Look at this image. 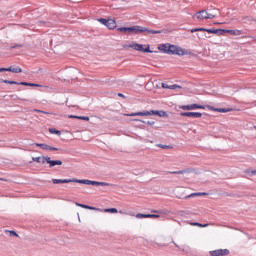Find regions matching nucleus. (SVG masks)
Returning a JSON list of instances; mask_svg holds the SVG:
<instances>
[{"mask_svg": "<svg viewBox=\"0 0 256 256\" xmlns=\"http://www.w3.org/2000/svg\"><path fill=\"white\" fill-rule=\"evenodd\" d=\"M159 51L166 53L167 55H178V57H183V55H189V51L173 44H162L158 47Z\"/></svg>", "mask_w": 256, "mask_h": 256, "instance_id": "f257e3e1", "label": "nucleus"}, {"mask_svg": "<svg viewBox=\"0 0 256 256\" xmlns=\"http://www.w3.org/2000/svg\"><path fill=\"white\" fill-rule=\"evenodd\" d=\"M120 33H133L134 35H139L141 33H152V35H157L163 33V30H150L142 26H132V27H120L118 28Z\"/></svg>", "mask_w": 256, "mask_h": 256, "instance_id": "f03ea898", "label": "nucleus"}, {"mask_svg": "<svg viewBox=\"0 0 256 256\" xmlns=\"http://www.w3.org/2000/svg\"><path fill=\"white\" fill-rule=\"evenodd\" d=\"M151 115H158V117H168L167 112L159 111V110H150V111L124 114L125 117H149Z\"/></svg>", "mask_w": 256, "mask_h": 256, "instance_id": "7ed1b4c3", "label": "nucleus"}, {"mask_svg": "<svg viewBox=\"0 0 256 256\" xmlns=\"http://www.w3.org/2000/svg\"><path fill=\"white\" fill-rule=\"evenodd\" d=\"M32 161L35 163H42L45 165V163H48L49 167H55V165H63V161L61 160H51V157L49 156H39V157H32Z\"/></svg>", "mask_w": 256, "mask_h": 256, "instance_id": "20e7f679", "label": "nucleus"}, {"mask_svg": "<svg viewBox=\"0 0 256 256\" xmlns=\"http://www.w3.org/2000/svg\"><path fill=\"white\" fill-rule=\"evenodd\" d=\"M124 49H134V51H141L142 53H153L151 49H149V45L139 44L137 42H132L131 44H126Z\"/></svg>", "mask_w": 256, "mask_h": 256, "instance_id": "39448f33", "label": "nucleus"}, {"mask_svg": "<svg viewBox=\"0 0 256 256\" xmlns=\"http://www.w3.org/2000/svg\"><path fill=\"white\" fill-rule=\"evenodd\" d=\"M77 207H82V209H89L90 211H99L100 213H119V210L117 208H106V209H101L85 204H79L78 202L75 203Z\"/></svg>", "mask_w": 256, "mask_h": 256, "instance_id": "423d86ee", "label": "nucleus"}, {"mask_svg": "<svg viewBox=\"0 0 256 256\" xmlns=\"http://www.w3.org/2000/svg\"><path fill=\"white\" fill-rule=\"evenodd\" d=\"M194 17L197 18L199 21H203L204 19H215L217 14L209 13L207 10H201L194 14Z\"/></svg>", "mask_w": 256, "mask_h": 256, "instance_id": "0eeeda50", "label": "nucleus"}, {"mask_svg": "<svg viewBox=\"0 0 256 256\" xmlns=\"http://www.w3.org/2000/svg\"><path fill=\"white\" fill-rule=\"evenodd\" d=\"M77 183H80L82 185H94L96 187H109V183L107 182H97V181H92V180H79L77 179Z\"/></svg>", "mask_w": 256, "mask_h": 256, "instance_id": "6e6552de", "label": "nucleus"}, {"mask_svg": "<svg viewBox=\"0 0 256 256\" xmlns=\"http://www.w3.org/2000/svg\"><path fill=\"white\" fill-rule=\"evenodd\" d=\"M179 109H183V111H194L195 109H205V106L199 104L181 105Z\"/></svg>", "mask_w": 256, "mask_h": 256, "instance_id": "1a4fd4ad", "label": "nucleus"}, {"mask_svg": "<svg viewBox=\"0 0 256 256\" xmlns=\"http://www.w3.org/2000/svg\"><path fill=\"white\" fill-rule=\"evenodd\" d=\"M229 253V249H217L209 252L211 256H227Z\"/></svg>", "mask_w": 256, "mask_h": 256, "instance_id": "9d476101", "label": "nucleus"}, {"mask_svg": "<svg viewBox=\"0 0 256 256\" xmlns=\"http://www.w3.org/2000/svg\"><path fill=\"white\" fill-rule=\"evenodd\" d=\"M197 31H206V33H214V35H217V33L221 32V31H225V30H221V29H206V28H194V29L190 30L191 33H197Z\"/></svg>", "mask_w": 256, "mask_h": 256, "instance_id": "9b49d317", "label": "nucleus"}, {"mask_svg": "<svg viewBox=\"0 0 256 256\" xmlns=\"http://www.w3.org/2000/svg\"><path fill=\"white\" fill-rule=\"evenodd\" d=\"M181 117H192L193 119H199L200 117H203V114L201 112H181Z\"/></svg>", "mask_w": 256, "mask_h": 256, "instance_id": "f8f14e48", "label": "nucleus"}, {"mask_svg": "<svg viewBox=\"0 0 256 256\" xmlns=\"http://www.w3.org/2000/svg\"><path fill=\"white\" fill-rule=\"evenodd\" d=\"M34 145H36V147H40V149H43V151H61V149L56 148V147H52V146L47 145V144L35 143Z\"/></svg>", "mask_w": 256, "mask_h": 256, "instance_id": "ddd939ff", "label": "nucleus"}, {"mask_svg": "<svg viewBox=\"0 0 256 256\" xmlns=\"http://www.w3.org/2000/svg\"><path fill=\"white\" fill-rule=\"evenodd\" d=\"M159 217L157 214H136V219H159Z\"/></svg>", "mask_w": 256, "mask_h": 256, "instance_id": "4468645a", "label": "nucleus"}, {"mask_svg": "<svg viewBox=\"0 0 256 256\" xmlns=\"http://www.w3.org/2000/svg\"><path fill=\"white\" fill-rule=\"evenodd\" d=\"M54 185H59L61 183H77V179H52Z\"/></svg>", "mask_w": 256, "mask_h": 256, "instance_id": "2eb2a0df", "label": "nucleus"}, {"mask_svg": "<svg viewBox=\"0 0 256 256\" xmlns=\"http://www.w3.org/2000/svg\"><path fill=\"white\" fill-rule=\"evenodd\" d=\"M171 173L173 175H185V174L195 173V169L194 168H186L184 170L174 171V172H171Z\"/></svg>", "mask_w": 256, "mask_h": 256, "instance_id": "dca6fc26", "label": "nucleus"}, {"mask_svg": "<svg viewBox=\"0 0 256 256\" xmlns=\"http://www.w3.org/2000/svg\"><path fill=\"white\" fill-rule=\"evenodd\" d=\"M208 109L210 111H216L217 113H229V112L233 111V109H231V108H215L213 106H208Z\"/></svg>", "mask_w": 256, "mask_h": 256, "instance_id": "f3484780", "label": "nucleus"}, {"mask_svg": "<svg viewBox=\"0 0 256 256\" xmlns=\"http://www.w3.org/2000/svg\"><path fill=\"white\" fill-rule=\"evenodd\" d=\"M5 71L10 73H23V69H21L19 66H10L9 68H5Z\"/></svg>", "mask_w": 256, "mask_h": 256, "instance_id": "a211bd4d", "label": "nucleus"}, {"mask_svg": "<svg viewBox=\"0 0 256 256\" xmlns=\"http://www.w3.org/2000/svg\"><path fill=\"white\" fill-rule=\"evenodd\" d=\"M207 195H209V194L206 192H197V193H192V194L186 196L185 199H191V197H205Z\"/></svg>", "mask_w": 256, "mask_h": 256, "instance_id": "6ab92c4d", "label": "nucleus"}, {"mask_svg": "<svg viewBox=\"0 0 256 256\" xmlns=\"http://www.w3.org/2000/svg\"><path fill=\"white\" fill-rule=\"evenodd\" d=\"M106 27L108 29H115L117 27V22H115L114 19H108V22L106 24Z\"/></svg>", "mask_w": 256, "mask_h": 256, "instance_id": "aec40b11", "label": "nucleus"}, {"mask_svg": "<svg viewBox=\"0 0 256 256\" xmlns=\"http://www.w3.org/2000/svg\"><path fill=\"white\" fill-rule=\"evenodd\" d=\"M20 85H24L26 87H41L39 84L29 83V82H20Z\"/></svg>", "mask_w": 256, "mask_h": 256, "instance_id": "412c9836", "label": "nucleus"}, {"mask_svg": "<svg viewBox=\"0 0 256 256\" xmlns=\"http://www.w3.org/2000/svg\"><path fill=\"white\" fill-rule=\"evenodd\" d=\"M3 83H6L7 85H21V82L11 80H3Z\"/></svg>", "mask_w": 256, "mask_h": 256, "instance_id": "4be33fe9", "label": "nucleus"}, {"mask_svg": "<svg viewBox=\"0 0 256 256\" xmlns=\"http://www.w3.org/2000/svg\"><path fill=\"white\" fill-rule=\"evenodd\" d=\"M49 133H52V135H61V131H59L55 128H50Z\"/></svg>", "mask_w": 256, "mask_h": 256, "instance_id": "5701e85b", "label": "nucleus"}, {"mask_svg": "<svg viewBox=\"0 0 256 256\" xmlns=\"http://www.w3.org/2000/svg\"><path fill=\"white\" fill-rule=\"evenodd\" d=\"M6 233H9L10 237H19V234L13 230H6Z\"/></svg>", "mask_w": 256, "mask_h": 256, "instance_id": "b1692460", "label": "nucleus"}, {"mask_svg": "<svg viewBox=\"0 0 256 256\" xmlns=\"http://www.w3.org/2000/svg\"><path fill=\"white\" fill-rule=\"evenodd\" d=\"M227 33H231V35H240L241 34V30H226Z\"/></svg>", "mask_w": 256, "mask_h": 256, "instance_id": "393cba45", "label": "nucleus"}, {"mask_svg": "<svg viewBox=\"0 0 256 256\" xmlns=\"http://www.w3.org/2000/svg\"><path fill=\"white\" fill-rule=\"evenodd\" d=\"M99 23H101L102 25H105L107 27V23H108V20L105 19V18H99L98 19Z\"/></svg>", "mask_w": 256, "mask_h": 256, "instance_id": "a878e982", "label": "nucleus"}, {"mask_svg": "<svg viewBox=\"0 0 256 256\" xmlns=\"http://www.w3.org/2000/svg\"><path fill=\"white\" fill-rule=\"evenodd\" d=\"M190 225H192L193 227H203V224L199 222H191Z\"/></svg>", "mask_w": 256, "mask_h": 256, "instance_id": "bb28decb", "label": "nucleus"}, {"mask_svg": "<svg viewBox=\"0 0 256 256\" xmlns=\"http://www.w3.org/2000/svg\"><path fill=\"white\" fill-rule=\"evenodd\" d=\"M169 89H172V90L181 89V86L174 84V85H170Z\"/></svg>", "mask_w": 256, "mask_h": 256, "instance_id": "cd10ccee", "label": "nucleus"}, {"mask_svg": "<svg viewBox=\"0 0 256 256\" xmlns=\"http://www.w3.org/2000/svg\"><path fill=\"white\" fill-rule=\"evenodd\" d=\"M158 147H160V149H171V146L163 145V144H158Z\"/></svg>", "mask_w": 256, "mask_h": 256, "instance_id": "c85d7f7f", "label": "nucleus"}, {"mask_svg": "<svg viewBox=\"0 0 256 256\" xmlns=\"http://www.w3.org/2000/svg\"><path fill=\"white\" fill-rule=\"evenodd\" d=\"M78 119H81L82 121H89L88 116H79Z\"/></svg>", "mask_w": 256, "mask_h": 256, "instance_id": "c756f323", "label": "nucleus"}, {"mask_svg": "<svg viewBox=\"0 0 256 256\" xmlns=\"http://www.w3.org/2000/svg\"><path fill=\"white\" fill-rule=\"evenodd\" d=\"M246 173H247V175H249L250 173H251L252 175H256V170H250V169H248V170H246Z\"/></svg>", "mask_w": 256, "mask_h": 256, "instance_id": "7c9ffc66", "label": "nucleus"}, {"mask_svg": "<svg viewBox=\"0 0 256 256\" xmlns=\"http://www.w3.org/2000/svg\"><path fill=\"white\" fill-rule=\"evenodd\" d=\"M171 86H169L168 84L162 83V88L163 89H169Z\"/></svg>", "mask_w": 256, "mask_h": 256, "instance_id": "2f4dec72", "label": "nucleus"}, {"mask_svg": "<svg viewBox=\"0 0 256 256\" xmlns=\"http://www.w3.org/2000/svg\"><path fill=\"white\" fill-rule=\"evenodd\" d=\"M68 117H69V119H79L78 118L79 116H75V115H69Z\"/></svg>", "mask_w": 256, "mask_h": 256, "instance_id": "473e14b6", "label": "nucleus"}, {"mask_svg": "<svg viewBox=\"0 0 256 256\" xmlns=\"http://www.w3.org/2000/svg\"><path fill=\"white\" fill-rule=\"evenodd\" d=\"M146 123H147V125H151V126L155 125V121H148Z\"/></svg>", "mask_w": 256, "mask_h": 256, "instance_id": "72a5a7b5", "label": "nucleus"}, {"mask_svg": "<svg viewBox=\"0 0 256 256\" xmlns=\"http://www.w3.org/2000/svg\"><path fill=\"white\" fill-rule=\"evenodd\" d=\"M42 113H43L44 115H54L53 112H45V111H43Z\"/></svg>", "mask_w": 256, "mask_h": 256, "instance_id": "f704fd0d", "label": "nucleus"}, {"mask_svg": "<svg viewBox=\"0 0 256 256\" xmlns=\"http://www.w3.org/2000/svg\"><path fill=\"white\" fill-rule=\"evenodd\" d=\"M35 113H43V111L42 110H39V109H34L33 110Z\"/></svg>", "mask_w": 256, "mask_h": 256, "instance_id": "c9c22d12", "label": "nucleus"}, {"mask_svg": "<svg viewBox=\"0 0 256 256\" xmlns=\"http://www.w3.org/2000/svg\"><path fill=\"white\" fill-rule=\"evenodd\" d=\"M120 215H127V213H125L123 210L119 211Z\"/></svg>", "mask_w": 256, "mask_h": 256, "instance_id": "e433bc0d", "label": "nucleus"}, {"mask_svg": "<svg viewBox=\"0 0 256 256\" xmlns=\"http://www.w3.org/2000/svg\"><path fill=\"white\" fill-rule=\"evenodd\" d=\"M132 121H140L141 123H145V121H142L140 119H132Z\"/></svg>", "mask_w": 256, "mask_h": 256, "instance_id": "4c0bfd02", "label": "nucleus"}, {"mask_svg": "<svg viewBox=\"0 0 256 256\" xmlns=\"http://www.w3.org/2000/svg\"><path fill=\"white\" fill-rule=\"evenodd\" d=\"M118 97H123L125 99V95H123L122 93H119Z\"/></svg>", "mask_w": 256, "mask_h": 256, "instance_id": "58836bf2", "label": "nucleus"}, {"mask_svg": "<svg viewBox=\"0 0 256 256\" xmlns=\"http://www.w3.org/2000/svg\"><path fill=\"white\" fill-rule=\"evenodd\" d=\"M5 71H6L5 68H0V73H3Z\"/></svg>", "mask_w": 256, "mask_h": 256, "instance_id": "ea45409f", "label": "nucleus"}, {"mask_svg": "<svg viewBox=\"0 0 256 256\" xmlns=\"http://www.w3.org/2000/svg\"><path fill=\"white\" fill-rule=\"evenodd\" d=\"M202 227H209V224H202Z\"/></svg>", "mask_w": 256, "mask_h": 256, "instance_id": "a19ab883", "label": "nucleus"}, {"mask_svg": "<svg viewBox=\"0 0 256 256\" xmlns=\"http://www.w3.org/2000/svg\"><path fill=\"white\" fill-rule=\"evenodd\" d=\"M152 213H159V211H157V210H152Z\"/></svg>", "mask_w": 256, "mask_h": 256, "instance_id": "79ce46f5", "label": "nucleus"}, {"mask_svg": "<svg viewBox=\"0 0 256 256\" xmlns=\"http://www.w3.org/2000/svg\"><path fill=\"white\" fill-rule=\"evenodd\" d=\"M15 47H21V45H16V46H14V48H15Z\"/></svg>", "mask_w": 256, "mask_h": 256, "instance_id": "37998d69", "label": "nucleus"}, {"mask_svg": "<svg viewBox=\"0 0 256 256\" xmlns=\"http://www.w3.org/2000/svg\"><path fill=\"white\" fill-rule=\"evenodd\" d=\"M174 245H175V247H179V245H178V244H175V243H174Z\"/></svg>", "mask_w": 256, "mask_h": 256, "instance_id": "c03bdc74", "label": "nucleus"}, {"mask_svg": "<svg viewBox=\"0 0 256 256\" xmlns=\"http://www.w3.org/2000/svg\"><path fill=\"white\" fill-rule=\"evenodd\" d=\"M0 181H4V179H3V178H0Z\"/></svg>", "mask_w": 256, "mask_h": 256, "instance_id": "a18cd8bd", "label": "nucleus"}, {"mask_svg": "<svg viewBox=\"0 0 256 256\" xmlns=\"http://www.w3.org/2000/svg\"><path fill=\"white\" fill-rule=\"evenodd\" d=\"M122 1H125V0H122Z\"/></svg>", "mask_w": 256, "mask_h": 256, "instance_id": "49530a36", "label": "nucleus"}]
</instances>
